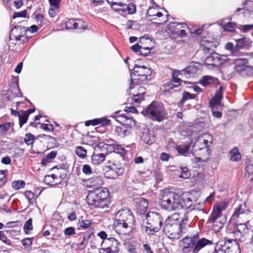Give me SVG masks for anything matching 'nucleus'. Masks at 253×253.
<instances>
[{
	"label": "nucleus",
	"instance_id": "f257e3e1",
	"mask_svg": "<svg viewBox=\"0 0 253 253\" xmlns=\"http://www.w3.org/2000/svg\"><path fill=\"white\" fill-rule=\"evenodd\" d=\"M187 193L179 196L178 194L168 189L164 190L160 198V204L162 209L168 211H174L189 207L190 202L186 199Z\"/></svg>",
	"mask_w": 253,
	"mask_h": 253
},
{
	"label": "nucleus",
	"instance_id": "f03ea898",
	"mask_svg": "<svg viewBox=\"0 0 253 253\" xmlns=\"http://www.w3.org/2000/svg\"><path fill=\"white\" fill-rule=\"evenodd\" d=\"M109 191L105 188H96L90 191L86 196V202L89 206L99 210H104L109 207Z\"/></svg>",
	"mask_w": 253,
	"mask_h": 253
},
{
	"label": "nucleus",
	"instance_id": "7ed1b4c3",
	"mask_svg": "<svg viewBox=\"0 0 253 253\" xmlns=\"http://www.w3.org/2000/svg\"><path fill=\"white\" fill-rule=\"evenodd\" d=\"M228 203L221 202L213 206L212 210L209 216L207 223L212 224V229L215 232H218L223 227L225 222V217L223 211L228 207Z\"/></svg>",
	"mask_w": 253,
	"mask_h": 253
},
{
	"label": "nucleus",
	"instance_id": "20e7f679",
	"mask_svg": "<svg viewBox=\"0 0 253 253\" xmlns=\"http://www.w3.org/2000/svg\"><path fill=\"white\" fill-rule=\"evenodd\" d=\"M212 141V136L209 133L200 136L193 143L192 141L191 153L193 155L207 157L210 155L209 147Z\"/></svg>",
	"mask_w": 253,
	"mask_h": 253
},
{
	"label": "nucleus",
	"instance_id": "39448f33",
	"mask_svg": "<svg viewBox=\"0 0 253 253\" xmlns=\"http://www.w3.org/2000/svg\"><path fill=\"white\" fill-rule=\"evenodd\" d=\"M179 214L174 213L169 216L165 222L163 230L165 234L170 239H178L181 237V225L178 220L180 218Z\"/></svg>",
	"mask_w": 253,
	"mask_h": 253
},
{
	"label": "nucleus",
	"instance_id": "423d86ee",
	"mask_svg": "<svg viewBox=\"0 0 253 253\" xmlns=\"http://www.w3.org/2000/svg\"><path fill=\"white\" fill-rule=\"evenodd\" d=\"M130 74L131 83L129 85L130 90L135 87V85L140 84L142 81L147 80L148 76L151 74L149 68L144 65L135 64Z\"/></svg>",
	"mask_w": 253,
	"mask_h": 253
},
{
	"label": "nucleus",
	"instance_id": "0eeeda50",
	"mask_svg": "<svg viewBox=\"0 0 253 253\" xmlns=\"http://www.w3.org/2000/svg\"><path fill=\"white\" fill-rule=\"evenodd\" d=\"M146 219L147 225L145 231L148 235L158 232L162 227L163 218L160 214L154 211H149L143 215Z\"/></svg>",
	"mask_w": 253,
	"mask_h": 253
},
{
	"label": "nucleus",
	"instance_id": "6e6552de",
	"mask_svg": "<svg viewBox=\"0 0 253 253\" xmlns=\"http://www.w3.org/2000/svg\"><path fill=\"white\" fill-rule=\"evenodd\" d=\"M146 115L153 121H162L166 115L163 105L153 101L146 110Z\"/></svg>",
	"mask_w": 253,
	"mask_h": 253
},
{
	"label": "nucleus",
	"instance_id": "1a4fd4ad",
	"mask_svg": "<svg viewBox=\"0 0 253 253\" xmlns=\"http://www.w3.org/2000/svg\"><path fill=\"white\" fill-rule=\"evenodd\" d=\"M239 248L235 240L225 238L216 243L213 253H235Z\"/></svg>",
	"mask_w": 253,
	"mask_h": 253
},
{
	"label": "nucleus",
	"instance_id": "9d476101",
	"mask_svg": "<svg viewBox=\"0 0 253 253\" xmlns=\"http://www.w3.org/2000/svg\"><path fill=\"white\" fill-rule=\"evenodd\" d=\"M120 120L117 119V121L121 123H124L120 126H117L115 129V132L121 137H125L128 135L131 130V127L129 126L134 122V120L129 116L127 113H123L118 117Z\"/></svg>",
	"mask_w": 253,
	"mask_h": 253
},
{
	"label": "nucleus",
	"instance_id": "9b49d317",
	"mask_svg": "<svg viewBox=\"0 0 253 253\" xmlns=\"http://www.w3.org/2000/svg\"><path fill=\"white\" fill-rule=\"evenodd\" d=\"M222 99V86H219V88L216 91L214 96L210 100V106L212 110V115L217 118L222 117V113L216 111L222 108L221 100Z\"/></svg>",
	"mask_w": 253,
	"mask_h": 253
},
{
	"label": "nucleus",
	"instance_id": "f8f14e48",
	"mask_svg": "<svg viewBox=\"0 0 253 253\" xmlns=\"http://www.w3.org/2000/svg\"><path fill=\"white\" fill-rule=\"evenodd\" d=\"M251 229H249L244 223H240L235 228L233 234L235 240H238L241 242H245L250 237Z\"/></svg>",
	"mask_w": 253,
	"mask_h": 253
},
{
	"label": "nucleus",
	"instance_id": "ddd939ff",
	"mask_svg": "<svg viewBox=\"0 0 253 253\" xmlns=\"http://www.w3.org/2000/svg\"><path fill=\"white\" fill-rule=\"evenodd\" d=\"M104 246L101 250L106 253H119L120 251V243L114 238L111 237L107 239L102 243Z\"/></svg>",
	"mask_w": 253,
	"mask_h": 253
},
{
	"label": "nucleus",
	"instance_id": "4468645a",
	"mask_svg": "<svg viewBox=\"0 0 253 253\" xmlns=\"http://www.w3.org/2000/svg\"><path fill=\"white\" fill-rule=\"evenodd\" d=\"M134 226L135 224H131L116 219L114 220L113 223V228L116 232L122 235L128 234L132 231Z\"/></svg>",
	"mask_w": 253,
	"mask_h": 253
},
{
	"label": "nucleus",
	"instance_id": "2eb2a0df",
	"mask_svg": "<svg viewBox=\"0 0 253 253\" xmlns=\"http://www.w3.org/2000/svg\"><path fill=\"white\" fill-rule=\"evenodd\" d=\"M226 61V56L214 53L207 57L205 60V63L207 65L218 67L224 64Z\"/></svg>",
	"mask_w": 253,
	"mask_h": 253
},
{
	"label": "nucleus",
	"instance_id": "dca6fc26",
	"mask_svg": "<svg viewBox=\"0 0 253 253\" xmlns=\"http://www.w3.org/2000/svg\"><path fill=\"white\" fill-rule=\"evenodd\" d=\"M115 219L131 224H135V222L133 215L127 209H123L117 212Z\"/></svg>",
	"mask_w": 253,
	"mask_h": 253
},
{
	"label": "nucleus",
	"instance_id": "f3484780",
	"mask_svg": "<svg viewBox=\"0 0 253 253\" xmlns=\"http://www.w3.org/2000/svg\"><path fill=\"white\" fill-rule=\"evenodd\" d=\"M250 212L245 204H240L235 209L231 219L233 221H237L238 218H244Z\"/></svg>",
	"mask_w": 253,
	"mask_h": 253
},
{
	"label": "nucleus",
	"instance_id": "a211bd4d",
	"mask_svg": "<svg viewBox=\"0 0 253 253\" xmlns=\"http://www.w3.org/2000/svg\"><path fill=\"white\" fill-rule=\"evenodd\" d=\"M199 83L204 86L213 84L215 87H217L219 82L217 78L211 76H204L200 80Z\"/></svg>",
	"mask_w": 253,
	"mask_h": 253
},
{
	"label": "nucleus",
	"instance_id": "6ab92c4d",
	"mask_svg": "<svg viewBox=\"0 0 253 253\" xmlns=\"http://www.w3.org/2000/svg\"><path fill=\"white\" fill-rule=\"evenodd\" d=\"M87 186H100L103 185L104 181L103 178L100 176H95L86 179L85 181Z\"/></svg>",
	"mask_w": 253,
	"mask_h": 253
},
{
	"label": "nucleus",
	"instance_id": "aec40b11",
	"mask_svg": "<svg viewBox=\"0 0 253 253\" xmlns=\"http://www.w3.org/2000/svg\"><path fill=\"white\" fill-rule=\"evenodd\" d=\"M110 120L107 119L105 117H102L101 118L94 119L91 120H88L85 122V125L86 126H88L90 125L96 126L98 125H107L110 124Z\"/></svg>",
	"mask_w": 253,
	"mask_h": 253
},
{
	"label": "nucleus",
	"instance_id": "412c9836",
	"mask_svg": "<svg viewBox=\"0 0 253 253\" xmlns=\"http://www.w3.org/2000/svg\"><path fill=\"white\" fill-rule=\"evenodd\" d=\"M109 170L107 171L108 175L106 176L109 178L114 179L117 178L119 175H121L124 173V169L122 168H111L110 166H108Z\"/></svg>",
	"mask_w": 253,
	"mask_h": 253
},
{
	"label": "nucleus",
	"instance_id": "4be33fe9",
	"mask_svg": "<svg viewBox=\"0 0 253 253\" xmlns=\"http://www.w3.org/2000/svg\"><path fill=\"white\" fill-rule=\"evenodd\" d=\"M235 69L237 72H240L245 69L247 67L248 60L246 58H238L234 60Z\"/></svg>",
	"mask_w": 253,
	"mask_h": 253
},
{
	"label": "nucleus",
	"instance_id": "5701e85b",
	"mask_svg": "<svg viewBox=\"0 0 253 253\" xmlns=\"http://www.w3.org/2000/svg\"><path fill=\"white\" fill-rule=\"evenodd\" d=\"M212 242L210 240L203 238L199 240L195 245L193 252V253H198V252L206 245H211Z\"/></svg>",
	"mask_w": 253,
	"mask_h": 253
},
{
	"label": "nucleus",
	"instance_id": "b1692460",
	"mask_svg": "<svg viewBox=\"0 0 253 253\" xmlns=\"http://www.w3.org/2000/svg\"><path fill=\"white\" fill-rule=\"evenodd\" d=\"M186 210L187 211L184 213L183 217L181 218V220L179 221H181L182 224L184 225H189L192 222L193 218L195 215L193 213H192L191 211L189 210Z\"/></svg>",
	"mask_w": 253,
	"mask_h": 253
},
{
	"label": "nucleus",
	"instance_id": "393cba45",
	"mask_svg": "<svg viewBox=\"0 0 253 253\" xmlns=\"http://www.w3.org/2000/svg\"><path fill=\"white\" fill-rule=\"evenodd\" d=\"M142 139L148 145H151L155 141V137L153 135H151L149 129H144L142 134Z\"/></svg>",
	"mask_w": 253,
	"mask_h": 253
},
{
	"label": "nucleus",
	"instance_id": "a878e982",
	"mask_svg": "<svg viewBox=\"0 0 253 253\" xmlns=\"http://www.w3.org/2000/svg\"><path fill=\"white\" fill-rule=\"evenodd\" d=\"M185 26H186V25L184 23L173 22L169 24L168 29L172 34L175 35L174 31L179 30L180 29L184 28Z\"/></svg>",
	"mask_w": 253,
	"mask_h": 253
},
{
	"label": "nucleus",
	"instance_id": "bb28decb",
	"mask_svg": "<svg viewBox=\"0 0 253 253\" xmlns=\"http://www.w3.org/2000/svg\"><path fill=\"white\" fill-rule=\"evenodd\" d=\"M105 158L106 156L104 154L94 153L91 156V161L93 164L98 165L102 163Z\"/></svg>",
	"mask_w": 253,
	"mask_h": 253
},
{
	"label": "nucleus",
	"instance_id": "cd10ccee",
	"mask_svg": "<svg viewBox=\"0 0 253 253\" xmlns=\"http://www.w3.org/2000/svg\"><path fill=\"white\" fill-rule=\"evenodd\" d=\"M200 44L203 47L205 51L209 52L211 50H213L212 48L214 47L213 42L206 38L201 40Z\"/></svg>",
	"mask_w": 253,
	"mask_h": 253
},
{
	"label": "nucleus",
	"instance_id": "c85d7f7f",
	"mask_svg": "<svg viewBox=\"0 0 253 253\" xmlns=\"http://www.w3.org/2000/svg\"><path fill=\"white\" fill-rule=\"evenodd\" d=\"M197 70L198 69L195 66H190L182 70L181 74L184 75L187 78H191L194 76L197 73Z\"/></svg>",
	"mask_w": 253,
	"mask_h": 253
},
{
	"label": "nucleus",
	"instance_id": "c756f323",
	"mask_svg": "<svg viewBox=\"0 0 253 253\" xmlns=\"http://www.w3.org/2000/svg\"><path fill=\"white\" fill-rule=\"evenodd\" d=\"M125 6V3L122 2H112L111 7L113 9L117 11L119 14L124 16V12Z\"/></svg>",
	"mask_w": 253,
	"mask_h": 253
},
{
	"label": "nucleus",
	"instance_id": "7c9ffc66",
	"mask_svg": "<svg viewBox=\"0 0 253 253\" xmlns=\"http://www.w3.org/2000/svg\"><path fill=\"white\" fill-rule=\"evenodd\" d=\"M56 179L57 177L55 174L47 175L44 177V182L47 185H55L60 183V181H56Z\"/></svg>",
	"mask_w": 253,
	"mask_h": 253
},
{
	"label": "nucleus",
	"instance_id": "2f4dec72",
	"mask_svg": "<svg viewBox=\"0 0 253 253\" xmlns=\"http://www.w3.org/2000/svg\"><path fill=\"white\" fill-rule=\"evenodd\" d=\"M13 124L6 123L0 125V135H5L10 129H13Z\"/></svg>",
	"mask_w": 253,
	"mask_h": 253
},
{
	"label": "nucleus",
	"instance_id": "473e14b6",
	"mask_svg": "<svg viewBox=\"0 0 253 253\" xmlns=\"http://www.w3.org/2000/svg\"><path fill=\"white\" fill-rule=\"evenodd\" d=\"M230 160L232 161L237 162L241 159V155L237 147H234L230 151Z\"/></svg>",
	"mask_w": 253,
	"mask_h": 253
},
{
	"label": "nucleus",
	"instance_id": "72a5a7b5",
	"mask_svg": "<svg viewBox=\"0 0 253 253\" xmlns=\"http://www.w3.org/2000/svg\"><path fill=\"white\" fill-rule=\"evenodd\" d=\"M191 144L189 143H185L176 146V150L179 154L185 155L188 152Z\"/></svg>",
	"mask_w": 253,
	"mask_h": 253
},
{
	"label": "nucleus",
	"instance_id": "f704fd0d",
	"mask_svg": "<svg viewBox=\"0 0 253 253\" xmlns=\"http://www.w3.org/2000/svg\"><path fill=\"white\" fill-rule=\"evenodd\" d=\"M189 194L187 193L186 199H188V201H190V203L188 205H190L189 207H184V209L185 210H189L191 211L192 213H193L195 214V211H202L203 210V209L200 208L198 206H196L193 205V203L192 202V199L190 197H189Z\"/></svg>",
	"mask_w": 253,
	"mask_h": 253
},
{
	"label": "nucleus",
	"instance_id": "c9c22d12",
	"mask_svg": "<svg viewBox=\"0 0 253 253\" xmlns=\"http://www.w3.org/2000/svg\"><path fill=\"white\" fill-rule=\"evenodd\" d=\"M220 25L224 31L231 32L235 31L236 24L234 22H229L225 23L223 21H221Z\"/></svg>",
	"mask_w": 253,
	"mask_h": 253
},
{
	"label": "nucleus",
	"instance_id": "e433bc0d",
	"mask_svg": "<svg viewBox=\"0 0 253 253\" xmlns=\"http://www.w3.org/2000/svg\"><path fill=\"white\" fill-rule=\"evenodd\" d=\"M156 9L153 7H150L147 12V15L148 17H152L153 20H155L156 19V17H161L163 15L160 12H156Z\"/></svg>",
	"mask_w": 253,
	"mask_h": 253
},
{
	"label": "nucleus",
	"instance_id": "4c0bfd02",
	"mask_svg": "<svg viewBox=\"0 0 253 253\" xmlns=\"http://www.w3.org/2000/svg\"><path fill=\"white\" fill-rule=\"evenodd\" d=\"M148 202L144 198H141L139 202V209L140 210V213H144L147 210Z\"/></svg>",
	"mask_w": 253,
	"mask_h": 253
},
{
	"label": "nucleus",
	"instance_id": "58836bf2",
	"mask_svg": "<svg viewBox=\"0 0 253 253\" xmlns=\"http://www.w3.org/2000/svg\"><path fill=\"white\" fill-rule=\"evenodd\" d=\"M124 12V16L127 14H134L136 11V6L134 4L129 3L126 4L125 3V6Z\"/></svg>",
	"mask_w": 253,
	"mask_h": 253
},
{
	"label": "nucleus",
	"instance_id": "ea45409f",
	"mask_svg": "<svg viewBox=\"0 0 253 253\" xmlns=\"http://www.w3.org/2000/svg\"><path fill=\"white\" fill-rule=\"evenodd\" d=\"M245 38L243 37L239 39H235V41L237 42V43L235 45V50L237 52V56L238 55L239 51L244 48L245 46Z\"/></svg>",
	"mask_w": 253,
	"mask_h": 253
},
{
	"label": "nucleus",
	"instance_id": "a19ab883",
	"mask_svg": "<svg viewBox=\"0 0 253 253\" xmlns=\"http://www.w3.org/2000/svg\"><path fill=\"white\" fill-rule=\"evenodd\" d=\"M86 150L82 146H78L76 149V154L80 158L84 159L86 156Z\"/></svg>",
	"mask_w": 253,
	"mask_h": 253
},
{
	"label": "nucleus",
	"instance_id": "79ce46f5",
	"mask_svg": "<svg viewBox=\"0 0 253 253\" xmlns=\"http://www.w3.org/2000/svg\"><path fill=\"white\" fill-rule=\"evenodd\" d=\"M181 170V174L179 175V177L187 179L191 176V172L186 167H180Z\"/></svg>",
	"mask_w": 253,
	"mask_h": 253
},
{
	"label": "nucleus",
	"instance_id": "37998d69",
	"mask_svg": "<svg viewBox=\"0 0 253 253\" xmlns=\"http://www.w3.org/2000/svg\"><path fill=\"white\" fill-rule=\"evenodd\" d=\"M196 237V236H194L193 238L185 237L184 238H183L182 240L184 244L183 246H190V247H193L195 244L193 238H195Z\"/></svg>",
	"mask_w": 253,
	"mask_h": 253
},
{
	"label": "nucleus",
	"instance_id": "c03bdc74",
	"mask_svg": "<svg viewBox=\"0 0 253 253\" xmlns=\"http://www.w3.org/2000/svg\"><path fill=\"white\" fill-rule=\"evenodd\" d=\"M133 97H132V100H133V103H140L142 100L144 99V96L142 95H140L139 94H137L135 93V90H132V92L131 93Z\"/></svg>",
	"mask_w": 253,
	"mask_h": 253
},
{
	"label": "nucleus",
	"instance_id": "a18cd8bd",
	"mask_svg": "<svg viewBox=\"0 0 253 253\" xmlns=\"http://www.w3.org/2000/svg\"><path fill=\"white\" fill-rule=\"evenodd\" d=\"M29 115V113H28L27 112H23L22 115H19V126L20 127H22L23 125L27 122Z\"/></svg>",
	"mask_w": 253,
	"mask_h": 253
},
{
	"label": "nucleus",
	"instance_id": "49530a36",
	"mask_svg": "<svg viewBox=\"0 0 253 253\" xmlns=\"http://www.w3.org/2000/svg\"><path fill=\"white\" fill-rule=\"evenodd\" d=\"M86 23L81 19H76V29H83L85 30L86 29Z\"/></svg>",
	"mask_w": 253,
	"mask_h": 253
},
{
	"label": "nucleus",
	"instance_id": "de8ad7c7",
	"mask_svg": "<svg viewBox=\"0 0 253 253\" xmlns=\"http://www.w3.org/2000/svg\"><path fill=\"white\" fill-rule=\"evenodd\" d=\"M35 140V136L30 133H27L25 135L24 141L27 145H31L34 143Z\"/></svg>",
	"mask_w": 253,
	"mask_h": 253
},
{
	"label": "nucleus",
	"instance_id": "09e8293b",
	"mask_svg": "<svg viewBox=\"0 0 253 253\" xmlns=\"http://www.w3.org/2000/svg\"><path fill=\"white\" fill-rule=\"evenodd\" d=\"M225 48L228 50H230L234 56H237V52L235 50V46H234V44L232 42H227L225 45Z\"/></svg>",
	"mask_w": 253,
	"mask_h": 253
},
{
	"label": "nucleus",
	"instance_id": "8fccbe9b",
	"mask_svg": "<svg viewBox=\"0 0 253 253\" xmlns=\"http://www.w3.org/2000/svg\"><path fill=\"white\" fill-rule=\"evenodd\" d=\"M76 19H70L66 23V27L67 29H76Z\"/></svg>",
	"mask_w": 253,
	"mask_h": 253
},
{
	"label": "nucleus",
	"instance_id": "3c124183",
	"mask_svg": "<svg viewBox=\"0 0 253 253\" xmlns=\"http://www.w3.org/2000/svg\"><path fill=\"white\" fill-rule=\"evenodd\" d=\"M25 232L28 233V231L33 229L32 219L29 218L24 224L23 227Z\"/></svg>",
	"mask_w": 253,
	"mask_h": 253
},
{
	"label": "nucleus",
	"instance_id": "603ef678",
	"mask_svg": "<svg viewBox=\"0 0 253 253\" xmlns=\"http://www.w3.org/2000/svg\"><path fill=\"white\" fill-rule=\"evenodd\" d=\"M25 185V183L23 180L15 181L12 183V186L15 189H19L23 187Z\"/></svg>",
	"mask_w": 253,
	"mask_h": 253
},
{
	"label": "nucleus",
	"instance_id": "864d4df0",
	"mask_svg": "<svg viewBox=\"0 0 253 253\" xmlns=\"http://www.w3.org/2000/svg\"><path fill=\"white\" fill-rule=\"evenodd\" d=\"M79 224L80 227L86 229L91 225V222L88 220H82L79 222Z\"/></svg>",
	"mask_w": 253,
	"mask_h": 253
},
{
	"label": "nucleus",
	"instance_id": "5fc2aeb1",
	"mask_svg": "<svg viewBox=\"0 0 253 253\" xmlns=\"http://www.w3.org/2000/svg\"><path fill=\"white\" fill-rule=\"evenodd\" d=\"M240 29L244 33L248 32L253 30V24L241 25Z\"/></svg>",
	"mask_w": 253,
	"mask_h": 253
},
{
	"label": "nucleus",
	"instance_id": "6e6d98bb",
	"mask_svg": "<svg viewBox=\"0 0 253 253\" xmlns=\"http://www.w3.org/2000/svg\"><path fill=\"white\" fill-rule=\"evenodd\" d=\"M193 98V95L188 92H184L182 94V98L181 99L180 102L182 103H183L185 101Z\"/></svg>",
	"mask_w": 253,
	"mask_h": 253
},
{
	"label": "nucleus",
	"instance_id": "4d7b16f0",
	"mask_svg": "<svg viewBox=\"0 0 253 253\" xmlns=\"http://www.w3.org/2000/svg\"><path fill=\"white\" fill-rule=\"evenodd\" d=\"M83 172L86 175H90L92 173L91 168L88 165H84L82 168Z\"/></svg>",
	"mask_w": 253,
	"mask_h": 253
},
{
	"label": "nucleus",
	"instance_id": "13d9d810",
	"mask_svg": "<svg viewBox=\"0 0 253 253\" xmlns=\"http://www.w3.org/2000/svg\"><path fill=\"white\" fill-rule=\"evenodd\" d=\"M61 0H48L51 6L55 9H58L59 7Z\"/></svg>",
	"mask_w": 253,
	"mask_h": 253
},
{
	"label": "nucleus",
	"instance_id": "bf43d9fd",
	"mask_svg": "<svg viewBox=\"0 0 253 253\" xmlns=\"http://www.w3.org/2000/svg\"><path fill=\"white\" fill-rule=\"evenodd\" d=\"M27 15V10H24L23 11L18 12H14L13 15V18L15 19L17 17H24L25 18Z\"/></svg>",
	"mask_w": 253,
	"mask_h": 253
},
{
	"label": "nucleus",
	"instance_id": "052dcab7",
	"mask_svg": "<svg viewBox=\"0 0 253 253\" xmlns=\"http://www.w3.org/2000/svg\"><path fill=\"white\" fill-rule=\"evenodd\" d=\"M32 243V238H25L22 240V245L25 249L29 248Z\"/></svg>",
	"mask_w": 253,
	"mask_h": 253
},
{
	"label": "nucleus",
	"instance_id": "680f3d73",
	"mask_svg": "<svg viewBox=\"0 0 253 253\" xmlns=\"http://www.w3.org/2000/svg\"><path fill=\"white\" fill-rule=\"evenodd\" d=\"M64 234L67 236H71L75 234V229L73 227H69L64 230Z\"/></svg>",
	"mask_w": 253,
	"mask_h": 253
},
{
	"label": "nucleus",
	"instance_id": "e2e57ef3",
	"mask_svg": "<svg viewBox=\"0 0 253 253\" xmlns=\"http://www.w3.org/2000/svg\"><path fill=\"white\" fill-rule=\"evenodd\" d=\"M245 242V244L250 247L253 246V230H251V233L250 234V237Z\"/></svg>",
	"mask_w": 253,
	"mask_h": 253
},
{
	"label": "nucleus",
	"instance_id": "0e129e2a",
	"mask_svg": "<svg viewBox=\"0 0 253 253\" xmlns=\"http://www.w3.org/2000/svg\"><path fill=\"white\" fill-rule=\"evenodd\" d=\"M0 240L7 245H9L10 244V240H9L5 234L1 231H0Z\"/></svg>",
	"mask_w": 253,
	"mask_h": 253
},
{
	"label": "nucleus",
	"instance_id": "69168bd1",
	"mask_svg": "<svg viewBox=\"0 0 253 253\" xmlns=\"http://www.w3.org/2000/svg\"><path fill=\"white\" fill-rule=\"evenodd\" d=\"M203 28L204 26L199 28H193L190 29V33L197 35H200L202 33Z\"/></svg>",
	"mask_w": 253,
	"mask_h": 253
},
{
	"label": "nucleus",
	"instance_id": "338daca9",
	"mask_svg": "<svg viewBox=\"0 0 253 253\" xmlns=\"http://www.w3.org/2000/svg\"><path fill=\"white\" fill-rule=\"evenodd\" d=\"M35 19L37 20V24L39 25H41L44 20V17L42 14H38L35 16Z\"/></svg>",
	"mask_w": 253,
	"mask_h": 253
},
{
	"label": "nucleus",
	"instance_id": "774afa93",
	"mask_svg": "<svg viewBox=\"0 0 253 253\" xmlns=\"http://www.w3.org/2000/svg\"><path fill=\"white\" fill-rule=\"evenodd\" d=\"M127 251L130 253H136V249L134 245L129 244L126 247Z\"/></svg>",
	"mask_w": 253,
	"mask_h": 253
}]
</instances>
